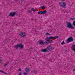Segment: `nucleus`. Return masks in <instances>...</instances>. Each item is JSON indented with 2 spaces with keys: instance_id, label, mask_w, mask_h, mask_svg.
<instances>
[{
  "instance_id": "2eb2a0df",
  "label": "nucleus",
  "mask_w": 75,
  "mask_h": 75,
  "mask_svg": "<svg viewBox=\"0 0 75 75\" xmlns=\"http://www.w3.org/2000/svg\"><path fill=\"white\" fill-rule=\"evenodd\" d=\"M18 48H19V46H18V44L16 45L15 46V48L16 49H17Z\"/></svg>"
},
{
  "instance_id": "9b49d317",
  "label": "nucleus",
  "mask_w": 75,
  "mask_h": 75,
  "mask_svg": "<svg viewBox=\"0 0 75 75\" xmlns=\"http://www.w3.org/2000/svg\"><path fill=\"white\" fill-rule=\"evenodd\" d=\"M72 50L74 51V52H75V45H72Z\"/></svg>"
},
{
  "instance_id": "f704fd0d",
  "label": "nucleus",
  "mask_w": 75,
  "mask_h": 75,
  "mask_svg": "<svg viewBox=\"0 0 75 75\" xmlns=\"http://www.w3.org/2000/svg\"><path fill=\"white\" fill-rule=\"evenodd\" d=\"M50 41H52V40H50Z\"/></svg>"
},
{
  "instance_id": "423d86ee",
  "label": "nucleus",
  "mask_w": 75,
  "mask_h": 75,
  "mask_svg": "<svg viewBox=\"0 0 75 75\" xmlns=\"http://www.w3.org/2000/svg\"><path fill=\"white\" fill-rule=\"evenodd\" d=\"M19 34V35L21 37H25V33L24 32H21V33H20Z\"/></svg>"
},
{
  "instance_id": "2f4dec72",
  "label": "nucleus",
  "mask_w": 75,
  "mask_h": 75,
  "mask_svg": "<svg viewBox=\"0 0 75 75\" xmlns=\"http://www.w3.org/2000/svg\"><path fill=\"white\" fill-rule=\"evenodd\" d=\"M31 50V49H30L29 50V51H30V50Z\"/></svg>"
},
{
  "instance_id": "1a4fd4ad",
  "label": "nucleus",
  "mask_w": 75,
  "mask_h": 75,
  "mask_svg": "<svg viewBox=\"0 0 75 75\" xmlns=\"http://www.w3.org/2000/svg\"><path fill=\"white\" fill-rule=\"evenodd\" d=\"M19 48H20V49H23V48H24V46L22 44H18Z\"/></svg>"
},
{
  "instance_id": "c85d7f7f",
  "label": "nucleus",
  "mask_w": 75,
  "mask_h": 75,
  "mask_svg": "<svg viewBox=\"0 0 75 75\" xmlns=\"http://www.w3.org/2000/svg\"><path fill=\"white\" fill-rule=\"evenodd\" d=\"M21 68H20L18 69V70L19 71H21Z\"/></svg>"
},
{
  "instance_id": "473e14b6",
  "label": "nucleus",
  "mask_w": 75,
  "mask_h": 75,
  "mask_svg": "<svg viewBox=\"0 0 75 75\" xmlns=\"http://www.w3.org/2000/svg\"><path fill=\"white\" fill-rule=\"evenodd\" d=\"M65 0H61L62 1H65Z\"/></svg>"
},
{
  "instance_id": "ddd939ff",
  "label": "nucleus",
  "mask_w": 75,
  "mask_h": 75,
  "mask_svg": "<svg viewBox=\"0 0 75 75\" xmlns=\"http://www.w3.org/2000/svg\"><path fill=\"white\" fill-rule=\"evenodd\" d=\"M43 52H48L47 50L46 49H43L41 50Z\"/></svg>"
},
{
  "instance_id": "a211bd4d",
  "label": "nucleus",
  "mask_w": 75,
  "mask_h": 75,
  "mask_svg": "<svg viewBox=\"0 0 75 75\" xmlns=\"http://www.w3.org/2000/svg\"><path fill=\"white\" fill-rule=\"evenodd\" d=\"M70 20H75V18H71L70 19Z\"/></svg>"
},
{
  "instance_id": "412c9836",
  "label": "nucleus",
  "mask_w": 75,
  "mask_h": 75,
  "mask_svg": "<svg viewBox=\"0 0 75 75\" xmlns=\"http://www.w3.org/2000/svg\"><path fill=\"white\" fill-rule=\"evenodd\" d=\"M38 14H40V15L41 14V11H39L38 12Z\"/></svg>"
},
{
  "instance_id": "9d476101",
  "label": "nucleus",
  "mask_w": 75,
  "mask_h": 75,
  "mask_svg": "<svg viewBox=\"0 0 75 75\" xmlns=\"http://www.w3.org/2000/svg\"><path fill=\"white\" fill-rule=\"evenodd\" d=\"M52 42V41H48V42H45V44L46 45H48L49 43L50 44H51Z\"/></svg>"
},
{
  "instance_id": "aec40b11",
  "label": "nucleus",
  "mask_w": 75,
  "mask_h": 75,
  "mask_svg": "<svg viewBox=\"0 0 75 75\" xmlns=\"http://www.w3.org/2000/svg\"><path fill=\"white\" fill-rule=\"evenodd\" d=\"M40 8H42V9H43V8H45V7L44 6H41V7H40Z\"/></svg>"
},
{
  "instance_id": "6ab92c4d",
  "label": "nucleus",
  "mask_w": 75,
  "mask_h": 75,
  "mask_svg": "<svg viewBox=\"0 0 75 75\" xmlns=\"http://www.w3.org/2000/svg\"><path fill=\"white\" fill-rule=\"evenodd\" d=\"M31 10H32L33 11H35V9H34V8H32Z\"/></svg>"
},
{
  "instance_id": "c9c22d12",
  "label": "nucleus",
  "mask_w": 75,
  "mask_h": 75,
  "mask_svg": "<svg viewBox=\"0 0 75 75\" xmlns=\"http://www.w3.org/2000/svg\"><path fill=\"white\" fill-rule=\"evenodd\" d=\"M22 2H23V0H22Z\"/></svg>"
},
{
  "instance_id": "e433bc0d",
  "label": "nucleus",
  "mask_w": 75,
  "mask_h": 75,
  "mask_svg": "<svg viewBox=\"0 0 75 75\" xmlns=\"http://www.w3.org/2000/svg\"><path fill=\"white\" fill-rule=\"evenodd\" d=\"M67 43H68V42H67Z\"/></svg>"
},
{
  "instance_id": "72a5a7b5",
  "label": "nucleus",
  "mask_w": 75,
  "mask_h": 75,
  "mask_svg": "<svg viewBox=\"0 0 75 75\" xmlns=\"http://www.w3.org/2000/svg\"><path fill=\"white\" fill-rule=\"evenodd\" d=\"M75 69H73V71H75Z\"/></svg>"
},
{
  "instance_id": "393cba45",
  "label": "nucleus",
  "mask_w": 75,
  "mask_h": 75,
  "mask_svg": "<svg viewBox=\"0 0 75 75\" xmlns=\"http://www.w3.org/2000/svg\"><path fill=\"white\" fill-rule=\"evenodd\" d=\"M28 12H29V13H31V10H28Z\"/></svg>"
},
{
  "instance_id": "b1692460",
  "label": "nucleus",
  "mask_w": 75,
  "mask_h": 75,
  "mask_svg": "<svg viewBox=\"0 0 75 75\" xmlns=\"http://www.w3.org/2000/svg\"><path fill=\"white\" fill-rule=\"evenodd\" d=\"M74 26H75V21L73 22V24Z\"/></svg>"
},
{
  "instance_id": "bb28decb",
  "label": "nucleus",
  "mask_w": 75,
  "mask_h": 75,
  "mask_svg": "<svg viewBox=\"0 0 75 75\" xmlns=\"http://www.w3.org/2000/svg\"><path fill=\"white\" fill-rule=\"evenodd\" d=\"M4 73L5 75H7V73L4 72V73Z\"/></svg>"
},
{
  "instance_id": "cd10ccee",
  "label": "nucleus",
  "mask_w": 75,
  "mask_h": 75,
  "mask_svg": "<svg viewBox=\"0 0 75 75\" xmlns=\"http://www.w3.org/2000/svg\"><path fill=\"white\" fill-rule=\"evenodd\" d=\"M6 65H7V63H6V64H5L4 65V66L6 67Z\"/></svg>"
},
{
  "instance_id": "dca6fc26",
  "label": "nucleus",
  "mask_w": 75,
  "mask_h": 75,
  "mask_svg": "<svg viewBox=\"0 0 75 75\" xmlns=\"http://www.w3.org/2000/svg\"><path fill=\"white\" fill-rule=\"evenodd\" d=\"M45 35H46V36H48V35H51V34H50L48 33H46Z\"/></svg>"
},
{
  "instance_id": "f257e3e1",
  "label": "nucleus",
  "mask_w": 75,
  "mask_h": 75,
  "mask_svg": "<svg viewBox=\"0 0 75 75\" xmlns=\"http://www.w3.org/2000/svg\"><path fill=\"white\" fill-rule=\"evenodd\" d=\"M67 26L69 28H71V29H72L74 28V26H72V24H71V23L70 22H67Z\"/></svg>"
},
{
  "instance_id": "c756f323",
  "label": "nucleus",
  "mask_w": 75,
  "mask_h": 75,
  "mask_svg": "<svg viewBox=\"0 0 75 75\" xmlns=\"http://www.w3.org/2000/svg\"><path fill=\"white\" fill-rule=\"evenodd\" d=\"M0 72H2V73H4V71H2L1 70H0Z\"/></svg>"
},
{
  "instance_id": "7ed1b4c3",
  "label": "nucleus",
  "mask_w": 75,
  "mask_h": 75,
  "mask_svg": "<svg viewBox=\"0 0 75 75\" xmlns=\"http://www.w3.org/2000/svg\"><path fill=\"white\" fill-rule=\"evenodd\" d=\"M30 68H28L26 67L25 69V71H26V73H25V72H23V74L25 75H27V73H28L30 71Z\"/></svg>"
},
{
  "instance_id": "0eeeda50",
  "label": "nucleus",
  "mask_w": 75,
  "mask_h": 75,
  "mask_svg": "<svg viewBox=\"0 0 75 75\" xmlns=\"http://www.w3.org/2000/svg\"><path fill=\"white\" fill-rule=\"evenodd\" d=\"M59 38V36H56L54 37H53L52 36H50L49 37L50 39H57V38Z\"/></svg>"
},
{
  "instance_id": "4be33fe9",
  "label": "nucleus",
  "mask_w": 75,
  "mask_h": 75,
  "mask_svg": "<svg viewBox=\"0 0 75 75\" xmlns=\"http://www.w3.org/2000/svg\"><path fill=\"white\" fill-rule=\"evenodd\" d=\"M33 73L34 74H37V70H34L33 71Z\"/></svg>"
},
{
  "instance_id": "5701e85b",
  "label": "nucleus",
  "mask_w": 75,
  "mask_h": 75,
  "mask_svg": "<svg viewBox=\"0 0 75 75\" xmlns=\"http://www.w3.org/2000/svg\"><path fill=\"white\" fill-rule=\"evenodd\" d=\"M62 45H64V44H65V42H64V41H63L61 43Z\"/></svg>"
},
{
  "instance_id": "6e6552de",
  "label": "nucleus",
  "mask_w": 75,
  "mask_h": 75,
  "mask_svg": "<svg viewBox=\"0 0 75 75\" xmlns=\"http://www.w3.org/2000/svg\"><path fill=\"white\" fill-rule=\"evenodd\" d=\"M67 41H68L69 42L72 41H73V38L70 37L68 39Z\"/></svg>"
},
{
  "instance_id": "4468645a",
  "label": "nucleus",
  "mask_w": 75,
  "mask_h": 75,
  "mask_svg": "<svg viewBox=\"0 0 75 75\" xmlns=\"http://www.w3.org/2000/svg\"><path fill=\"white\" fill-rule=\"evenodd\" d=\"M50 38L49 37H47L45 39V40L46 41L45 42H48V41L50 40Z\"/></svg>"
},
{
  "instance_id": "f03ea898",
  "label": "nucleus",
  "mask_w": 75,
  "mask_h": 75,
  "mask_svg": "<svg viewBox=\"0 0 75 75\" xmlns=\"http://www.w3.org/2000/svg\"><path fill=\"white\" fill-rule=\"evenodd\" d=\"M59 5L61 7H63V8H65L66 7V4L65 2H61L59 3Z\"/></svg>"
},
{
  "instance_id": "f3484780",
  "label": "nucleus",
  "mask_w": 75,
  "mask_h": 75,
  "mask_svg": "<svg viewBox=\"0 0 75 75\" xmlns=\"http://www.w3.org/2000/svg\"><path fill=\"white\" fill-rule=\"evenodd\" d=\"M43 14H46L47 13V11L46 10H45L43 11Z\"/></svg>"
},
{
  "instance_id": "f8f14e48",
  "label": "nucleus",
  "mask_w": 75,
  "mask_h": 75,
  "mask_svg": "<svg viewBox=\"0 0 75 75\" xmlns=\"http://www.w3.org/2000/svg\"><path fill=\"white\" fill-rule=\"evenodd\" d=\"M39 43L40 45H43L44 44V42L42 40H40Z\"/></svg>"
},
{
  "instance_id": "a878e982",
  "label": "nucleus",
  "mask_w": 75,
  "mask_h": 75,
  "mask_svg": "<svg viewBox=\"0 0 75 75\" xmlns=\"http://www.w3.org/2000/svg\"><path fill=\"white\" fill-rule=\"evenodd\" d=\"M44 14V13L43 12V11H41V14Z\"/></svg>"
},
{
  "instance_id": "39448f33",
  "label": "nucleus",
  "mask_w": 75,
  "mask_h": 75,
  "mask_svg": "<svg viewBox=\"0 0 75 75\" xmlns=\"http://www.w3.org/2000/svg\"><path fill=\"white\" fill-rule=\"evenodd\" d=\"M16 14V12H14L13 13H11L9 14L8 16H11V17H14Z\"/></svg>"
},
{
  "instance_id": "20e7f679",
  "label": "nucleus",
  "mask_w": 75,
  "mask_h": 75,
  "mask_svg": "<svg viewBox=\"0 0 75 75\" xmlns=\"http://www.w3.org/2000/svg\"><path fill=\"white\" fill-rule=\"evenodd\" d=\"M46 49L47 51L48 52L49 51H51V50H52V47L51 46V45H49L47 46Z\"/></svg>"
},
{
  "instance_id": "7c9ffc66",
  "label": "nucleus",
  "mask_w": 75,
  "mask_h": 75,
  "mask_svg": "<svg viewBox=\"0 0 75 75\" xmlns=\"http://www.w3.org/2000/svg\"><path fill=\"white\" fill-rule=\"evenodd\" d=\"M1 60H0V63H1Z\"/></svg>"
},
{
  "instance_id": "4c0bfd02",
  "label": "nucleus",
  "mask_w": 75,
  "mask_h": 75,
  "mask_svg": "<svg viewBox=\"0 0 75 75\" xmlns=\"http://www.w3.org/2000/svg\"><path fill=\"white\" fill-rule=\"evenodd\" d=\"M33 59H34V58H33Z\"/></svg>"
}]
</instances>
